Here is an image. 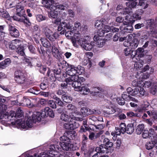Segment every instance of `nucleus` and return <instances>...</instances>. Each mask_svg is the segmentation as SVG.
<instances>
[{
  "mask_svg": "<svg viewBox=\"0 0 157 157\" xmlns=\"http://www.w3.org/2000/svg\"><path fill=\"white\" fill-rule=\"evenodd\" d=\"M108 149L106 148L105 144H101L99 147H97L95 149V151L98 153H107L108 152Z\"/></svg>",
  "mask_w": 157,
  "mask_h": 157,
  "instance_id": "obj_19",
  "label": "nucleus"
},
{
  "mask_svg": "<svg viewBox=\"0 0 157 157\" xmlns=\"http://www.w3.org/2000/svg\"><path fill=\"white\" fill-rule=\"evenodd\" d=\"M73 25L70 24L69 23L67 24L64 21L62 22L61 23V27L62 29H65L66 28L67 29H70L71 30H73L74 27H72Z\"/></svg>",
  "mask_w": 157,
  "mask_h": 157,
  "instance_id": "obj_28",
  "label": "nucleus"
},
{
  "mask_svg": "<svg viewBox=\"0 0 157 157\" xmlns=\"http://www.w3.org/2000/svg\"><path fill=\"white\" fill-rule=\"evenodd\" d=\"M74 29H73L74 31H78V30H79L81 29V24L78 21L75 22L74 24Z\"/></svg>",
  "mask_w": 157,
  "mask_h": 157,
  "instance_id": "obj_46",
  "label": "nucleus"
},
{
  "mask_svg": "<svg viewBox=\"0 0 157 157\" xmlns=\"http://www.w3.org/2000/svg\"><path fill=\"white\" fill-rule=\"evenodd\" d=\"M20 104L21 105L23 106H27L29 107H31L33 106V105L31 104L30 100L25 97L23 98L22 102Z\"/></svg>",
  "mask_w": 157,
  "mask_h": 157,
  "instance_id": "obj_21",
  "label": "nucleus"
},
{
  "mask_svg": "<svg viewBox=\"0 0 157 157\" xmlns=\"http://www.w3.org/2000/svg\"><path fill=\"white\" fill-rule=\"evenodd\" d=\"M142 80L136 79L134 80L132 83V84L134 87L138 86L139 87H142Z\"/></svg>",
  "mask_w": 157,
  "mask_h": 157,
  "instance_id": "obj_35",
  "label": "nucleus"
},
{
  "mask_svg": "<svg viewBox=\"0 0 157 157\" xmlns=\"http://www.w3.org/2000/svg\"><path fill=\"white\" fill-rule=\"evenodd\" d=\"M150 92L153 94H155L157 92V86H155L151 88Z\"/></svg>",
  "mask_w": 157,
  "mask_h": 157,
  "instance_id": "obj_60",
  "label": "nucleus"
},
{
  "mask_svg": "<svg viewBox=\"0 0 157 157\" xmlns=\"http://www.w3.org/2000/svg\"><path fill=\"white\" fill-rule=\"evenodd\" d=\"M131 9L128 8H125L124 10L123 14L128 15L125 17V20L126 21H124L123 22L124 25H128L131 21L129 17L131 14H132V12L131 11Z\"/></svg>",
  "mask_w": 157,
  "mask_h": 157,
  "instance_id": "obj_16",
  "label": "nucleus"
},
{
  "mask_svg": "<svg viewBox=\"0 0 157 157\" xmlns=\"http://www.w3.org/2000/svg\"><path fill=\"white\" fill-rule=\"evenodd\" d=\"M32 116V120L31 117H29L26 121V123L23 122L21 123L22 121L21 119H19L16 122L17 127L18 128L21 127L23 129H28L32 127L33 123L40 121L41 117H43V115H42V112H36V114H33Z\"/></svg>",
  "mask_w": 157,
  "mask_h": 157,
  "instance_id": "obj_1",
  "label": "nucleus"
},
{
  "mask_svg": "<svg viewBox=\"0 0 157 157\" xmlns=\"http://www.w3.org/2000/svg\"><path fill=\"white\" fill-rule=\"evenodd\" d=\"M137 113H135L133 112L130 111L127 113V115L128 117H140V115H138Z\"/></svg>",
  "mask_w": 157,
  "mask_h": 157,
  "instance_id": "obj_57",
  "label": "nucleus"
},
{
  "mask_svg": "<svg viewBox=\"0 0 157 157\" xmlns=\"http://www.w3.org/2000/svg\"><path fill=\"white\" fill-rule=\"evenodd\" d=\"M80 111L82 115L84 116L95 113L91 109L86 107L82 108Z\"/></svg>",
  "mask_w": 157,
  "mask_h": 157,
  "instance_id": "obj_18",
  "label": "nucleus"
},
{
  "mask_svg": "<svg viewBox=\"0 0 157 157\" xmlns=\"http://www.w3.org/2000/svg\"><path fill=\"white\" fill-rule=\"evenodd\" d=\"M138 89V96L141 97L144 96L146 94V91L142 87L137 88Z\"/></svg>",
  "mask_w": 157,
  "mask_h": 157,
  "instance_id": "obj_43",
  "label": "nucleus"
},
{
  "mask_svg": "<svg viewBox=\"0 0 157 157\" xmlns=\"http://www.w3.org/2000/svg\"><path fill=\"white\" fill-rule=\"evenodd\" d=\"M76 67L77 68V74L81 75L84 73V68L83 67L80 66H78Z\"/></svg>",
  "mask_w": 157,
  "mask_h": 157,
  "instance_id": "obj_50",
  "label": "nucleus"
},
{
  "mask_svg": "<svg viewBox=\"0 0 157 157\" xmlns=\"http://www.w3.org/2000/svg\"><path fill=\"white\" fill-rule=\"evenodd\" d=\"M126 6H128L130 8H128L129 9H130L131 10V8H134L135 6H136V5H137V2H126ZM131 10H131V11L132 13V12L131 11Z\"/></svg>",
  "mask_w": 157,
  "mask_h": 157,
  "instance_id": "obj_47",
  "label": "nucleus"
},
{
  "mask_svg": "<svg viewBox=\"0 0 157 157\" xmlns=\"http://www.w3.org/2000/svg\"><path fill=\"white\" fill-rule=\"evenodd\" d=\"M71 84L72 85V87L74 88L75 91H83V92L82 94L84 95L87 94V93H89L90 92L89 89L86 86V85L81 86L82 85L81 83L79 82H77L76 80L72 81Z\"/></svg>",
  "mask_w": 157,
  "mask_h": 157,
  "instance_id": "obj_6",
  "label": "nucleus"
},
{
  "mask_svg": "<svg viewBox=\"0 0 157 157\" xmlns=\"http://www.w3.org/2000/svg\"><path fill=\"white\" fill-rule=\"evenodd\" d=\"M132 36L133 35L132 34H128L126 36L127 39L123 43L124 46L126 47L130 46L131 41L132 40Z\"/></svg>",
  "mask_w": 157,
  "mask_h": 157,
  "instance_id": "obj_25",
  "label": "nucleus"
},
{
  "mask_svg": "<svg viewBox=\"0 0 157 157\" xmlns=\"http://www.w3.org/2000/svg\"><path fill=\"white\" fill-rule=\"evenodd\" d=\"M144 51L143 48H138L136 51H134V57L136 55H137L138 56L140 57L143 56Z\"/></svg>",
  "mask_w": 157,
  "mask_h": 157,
  "instance_id": "obj_31",
  "label": "nucleus"
},
{
  "mask_svg": "<svg viewBox=\"0 0 157 157\" xmlns=\"http://www.w3.org/2000/svg\"><path fill=\"white\" fill-rule=\"evenodd\" d=\"M0 16L9 20L10 15L8 12L3 9L0 10Z\"/></svg>",
  "mask_w": 157,
  "mask_h": 157,
  "instance_id": "obj_36",
  "label": "nucleus"
},
{
  "mask_svg": "<svg viewBox=\"0 0 157 157\" xmlns=\"http://www.w3.org/2000/svg\"><path fill=\"white\" fill-rule=\"evenodd\" d=\"M22 113L23 111L21 109H18L16 113H15L13 111H11L10 112V114L9 115L8 114V113L7 112H6L3 115H2V113H0V119H5L7 121L14 120H15V119H17V120H16V121L11 122L12 124L15 125V126L18 128H22L21 127L20 128H18L16 124V122L17 121H18L19 119H21L22 121L21 123H22L23 122L26 123V121L25 122L21 118H20L22 115Z\"/></svg>",
  "mask_w": 157,
  "mask_h": 157,
  "instance_id": "obj_2",
  "label": "nucleus"
},
{
  "mask_svg": "<svg viewBox=\"0 0 157 157\" xmlns=\"http://www.w3.org/2000/svg\"><path fill=\"white\" fill-rule=\"evenodd\" d=\"M73 38L71 41L74 46H77V43H78V40L83 41L85 38L82 37V34L79 31H74Z\"/></svg>",
  "mask_w": 157,
  "mask_h": 157,
  "instance_id": "obj_10",
  "label": "nucleus"
},
{
  "mask_svg": "<svg viewBox=\"0 0 157 157\" xmlns=\"http://www.w3.org/2000/svg\"><path fill=\"white\" fill-rule=\"evenodd\" d=\"M13 44H14L15 47V49L17 48L20 46L21 44V42L17 39H16L13 40Z\"/></svg>",
  "mask_w": 157,
  "mask_h": 157,
  "instance_id": "obj_49",
  "label": "nucleus"
},
{
  "mask_svg": "<svg viewBox=\"0 0 157 157\" xmlns=\"http://www.w3.org/2000/svg\"><path fill=\"white\" fill-rule=\"evenodd\" d=\"M61 119L62 121L65 122L68 121L69 120H76L78 121H82L83 120L82 118L74 117L72 113H70L69 115L62 113L61 115Z\"/></svg>",
  "mask_w": 157,
  "mask_h": 157,
  "instance_id": "obj_11",
  "label": "nucleus"
},
{
  "mask_svg": "<svg viewBox=\"0 0 157 157\" xmlns=\"http://www.w3.org/2000/svg\"><path fill=\"white\" fill-rule=\"evenodd\" d=\"M138 40L136 38H134L132 42H131L130 47L132 48H135L138 47Z\"/></svg>",
  "mask_w": 157,
  "mask_h": 157,
  "instance_id": "obj_41",
  "label": "nucleus"
},
{
  "mask_svg": "<svg viewBox=\"0 0 157 157\" xmlns=\"http://www.w3.org/2000/svg\"><path fill=\"white\" fill-rule=\"evenodd\" d=\"M42 115H43L44 117L49 116L51 117H53L54 116V113L52 110L49 107H46L43 110Z\"/></svg>",
  "mask_w": 157,
  "mask_h": 157,
  "instance_id": "obj_15",
  "label": "nucleus"
},
{
  "mask_svg": "<svg viewBox=\"0 0 157 157\" xmlns=\"http://www.w3.org/2000/svg\"><path fill=\"white\" fill-rule=\"evenodd\" d=\"M24 63L27 66L30 67H31L32 66L30 59L25 58L24 59Z\"/></svg>",
  "mask_w": 157,
  "mask_h": 157,
  "instance_id": "obj_58",
  "label": "nucleus"
},
{
  "mask_svg": "<svg viewBox=\"0 0 157 157\" xmlns=\"http://www.w3.org/2000/svg\"><path fill=\"white\" fill-rule=\"evenodd\" d=\"M98 121V119L94 116H92L90 117L89 121L90 122L92 123V121L96 122Z\"/></svg>",
  "mask_w": 157,
  "mask_h": 157,
  "instance_id": "obj_63",
  "label": "nucleus"
},
{
  "mask_svg": "<svg viewBox=\"0 0 157 157\" xmlns=\"http://www.w3.org/2000/svg\"><path fill=\"white\" fill-rule=\"evenodd\" d=\"M132 36L133 35L132 34H128L126 36L127 39L123 43L124 46L126 47L130 46L131 41L132 40Z\"/></svg>",
  "mask_w": 157,
  "mask_h": 157,
  "instance_id": "obj_26",
  "label": "nucleus"
},
{
  "mask_svg": "<svg viewBox=\"0 0 157 157\" xmlns=\"http://www.w3.org/2000/svg\"><path fill=\"white\" fill-rule=\"evenodd\" d=\"M124 53L126 56H130L132 58H134V51L130 48H128L124 50Z\"/></svg>",
  "mask_w": 157,
  "mask_h": 157,
  "instance_id": "obj_30",
  "label": "nucleus"
},
{
  "mask_svg": "<svg viewBox=\"0 0 157 157\" xmlns=\"http://www.w3.org/2000/svg\"><path fill=\"white\" fill-rule=\"evenodd\" d=\"M126 127L125 124L124 123H121L120 126V128L118 130H120L119 132H117V134L118 135H120L121 133L124 134L126 132Z\"/></svg>",
  "mask_w": 157,
  "mask_h": 157,
  "instance_id": "obj_33",
  "label": "nucleus"
},
{
  "mask_svg": "<svg viewBox=\"0 0 157 157\" xmlns=\"http://www.w3.org/2000/svg\"><path fill=\"white\" fill-rule=\"evenodd\" d=\"M43 3L47 8H51L55 2L54 0H42Z\"/></svg>",
  "mask_w": 157,
  "mask_h": 157,
  "instance_id": "obj_29",
  "label": "nucleus"
},
{
  "mask_svg": "<svg viewBox=\"0 0 157 157\" xmlns=\"http://www.w3.org/2000/svg\"><path fill=\"white\" fill-rule=\"evenodd\" d=\"M17 3V0H14L13 2L10 3L8 6H7V7L8 8H10L15 7L16 6Z\"/></svg>",
  "mask_w": 157,
  "mask_h": 157,
  "instance_id": "obj_59",
  "label": "nucleus"
},
{
  "mask_svg": "<svg viewBox=\"0 0 157 157\" xmlns=\"http://www.w3.org/2000/svg\"><path fill=\"white\" fill-rule=\"evenodd\" d=\"M52 53L53 56L57 59H59L60 57V55L57 48L55 46H53L52 48Z\"/></svg>",
  "mask_w": 157,
  "mask_h": 157,
  "instance_id": "obj_23",
  "label": "nucleus"
},
{
  "mask_svg": "<svg viewBox=\"0 0 157 157\" xmlns=\"http://www.w3.org/2000/svg\"><path fill=\"white\" fill-rule=\"evenodd\" d=\"M53 95L54 94L53 93L51 94V97H52L53 99L56 100L57 104L59 105L62 106L63 104V102L59 98L56 97V95Z\"/></svg>",
  "mask_w": 157,
  "mask_h": 157,
  "instance_id": "obj_42",
  "label": "nucleus"
},
{
  "mask_svg": "<svg viewBox=\"0 0 157 157\" xmlns=\"http://www.w3.org/2000/svg\"><path fill=\"white\" fill-rule=\"evenodd\" d=\"M149 105V103L147 101L144 102L143 104L140 107L138 108L136 110L137 112L140 113H142L144 110L147 109Z\"/></svg>",
  "mask_w": 157,
  "mask_h": 157,
  "instance_id": "obj_27",
  "label": "nucleus"
},
{
  "mask_svg": "<svg viewBox=\"0 0 157 157\" xmlns=\"http://www.w3.org/2000/svg\"><path fill=\"white\" fill-rule=\"evenodd\" d=\"M94 43L87 40L85 39L83 41L78 40V44L80 45L82 48L86 51H90L93 48Z\"/></svg>",
  "mask_w": 157,
  "mask_h": 157,
  "instance_id": "obj_7",
  "label": "nucleus"
},
{
  "mask_svg": "<svg viewBox=\"0 0 157 157\" xmlns=\"http://www.w3.org/2000/svg\"><path fill=\"white\" fill-rule=\"evenodd\" d=\"M36 20L39 22L45 20L46 19L47 17L43 16L41 14H38L36 16Z\"/></svg>",
  "mask_w": 157,
  "mask_h": 157,
  "instance_id": "obj_44",
  "label": "nucleus"
},
{
  "mask_svg": "<svg viewBox=\"0 0 157 157\" xmlns=\"http://www.w3.org/2000/svg\"><path fill=\"white\" fill-rule=\"evenodd\" d=\"M102 29H100L98 30V34L99 36H104V34L107 33L111 30V28L110 26L107 25H104L102 27Z\"/></svg>",
  "mask_w": 157,
  "mask_h": 157,
  "instance_id": "obj_17",
  "label": "nucleus"
},
{
  "mask_svg": "<svg viewBox=\"0 0 157 157\" xmlns=\"http://www.w3.org/2000/svg\"><path fill=\"white\" fill-rule=\"evenodd\" d=\"M50 9V11L48 14L49 17L53 18H56L57 17L58 13H59V11L54 10L52 6Z\"/></svg>",
  "mask_w": 157,
  "mask_h": 157,
  "instance_id": "obj_20",
  "label": "nucleus"
},
{
  "mask_svg": "<svg viewBox=\"0 0 157 157\" xmlns=\"http://www.w3.org/2000/svg\"><path fill=\"white\" fill-rule=\"evenodd\" d=\"M41 43L43 46L46 48H49L51 45V44L46 38H42L40 39Z\"/></svg>",
  "mask_w": 157,
  "mask_h": 157,
  "instance_id": "obj_34",
  "label": "nucleus"
},
{
  "mask_svg": "<svg viewBox=\"0 0 157 157\" xmlns=\"http://www.w3.org/2000/svg\"><path fill=\"white\" fill-rule=\"evenodd\" d=\"M105 44V40L102 39H100L98 41L97 44L99 47H102Z\"/></svg>",
  "mask_w": 157,
  "mask_h": 157,
  "instance_id": "obj_52",
  "label": "nucleus"
},
{
  "mask_svg": "<svg viewBox=\"0 0 157 157\" xmlns=\"http://www.w3.org/2000/svg\"><path fill=\"white\" fill-rule=\"evenodd\" d=\"M106 110L103 111V114L105 116H107V114L109 115L114 113L116 112L115 108L112 106H106Z\"/></svg>",
  "mask_w": 157,
  "mask_h": 157,
  "instance_id": "obj_22",
  "label": "nucleus"
},
{
  "mask_svg": "<svg viewBox=\"0 0 157 157\" xmlns=\"http://www.w3.org/2000/svg\"><path fill=\"white\" fill-rule=\"evenodd\" d=\"M17 14L19 17H22L25 14V10L24 9V7L21 6H18L16 7Z\"/></svg>",
  "mask_w": 157,
  "mask_h": 157,
  "instance_id": "obj_24",
  "label": "nucleus"
},
{
  "mask_svg": "<svg viewBox=\"0 0 157 157\" xmlns=\"http://www.w3.org/2000/svg\"><path fill=\"white\" fill-rule=\"evenodd\" d=\"M53 7L54 10H65V6L62 4L58 5H53L52 6Z\"/></svg>",
  "mask_w": 157,
  "mask_h": 157,
  "instance_id": "obj_37",
  "label": "nucleus"
},
{
  "mask_svg": "<svg viewBox=\"0 0 157 157\" xmlns=\"http://www.w3.org/2000/svg\"><path fill=\"white\" fill-rule=\"evenodd\" d=\"M142 83H142V87L144 86L145 87L148 88L150 87L151 85V83L149 81H146L144 82V81L142 80Z\"/></svg>",
  "mask_w": 157,
  "mask_h": 157,
  "instance_id": "obj_53",
  "label": "nucleus"
},
{
  "mask_svg": "<svg viewBox=\"0 0 157 157\" xmlns=\"http://www.w3.org/2000/svg\"><path fill=\"white\" fill-rule=\"evenodd\" d=\"M28 47L29 51L31 53L33 54L35 53V48L32 45L29 44Z\"/></svg>",
  "mask_w": 157,
  "mask_h": 157,
  "instance_id": "obj_54",
  "label": "nucleus"
},
{
  "mask_svg": "<svg viewBox=\"0 0 157 157\" xmlns=\"http://www.w3.org/2000/svg\"><path fill=\"white\" fill-rule=\"evenodd\" d=\"M122 99L124 100H126L127 101H129L131 99V96L129 95H127L126 94L123 93L122 95Z\"/></svg>",
  "mask_w": 157,
  "mask_h": 157,
  "instance_id": "obj_55",
  "label": "nucleus"
},
{
  "mask_svg": "<svg viewBox=\"0 0 157 157\" xmlns=\"http://www.w3.org/2000/svg\"><path fill=\"white\" fill-rule=\"evenodd\" d=\"M15 79L16 82L19 84H23L25 81L24 73L21 70H17L15 72Z\"/></svg>",
  "mask_w": 157,
  "mask_h": 157,
  "instance_id": "obj_8",
  "label": "nucleus"
},
{
  "mask_svg": "<svg viewBox=\"0 0 157 157\" xmlns=\"http://www.w3.org/2000/svg\"><path fill=\"white\" fill-rule=\"evenodd\" d=\"M67 107L68 109L71 110L75 111L77 109L74 105L71 104H68L67 105Z\"/></svg>",
  "mask_w": 157,
  "mask_h": 157,
  "instance_id": "obj_64",
  "label": "nucleus"
},
{
  "mask_svg": "<svg viewBox=\"0 0 157 157\" xmlns=\"http://www.w3.org/2000/svg\"><path fill=\"white\" fill-rule=\"evenodd\" d=\"M59 146L56 145L52 144L50 146L49 150L48 153L43 154L41 157L39 155L36 157H64V156L59 153L61 149Z\"/></svg>",
  "mask_w": 157,
  "mask_h": 157,
  "instance_id": "obj_4",
  "label": "nucleus"
},
{
  "mask_svg": "<svg viewBox=\"0 0 157 157\" xmlns=\"http://www.w3.org/2000/svg\"><path fill=\"white\" fill-rule=\"evenodd\" d=\"M59 144L62 149L64 151H71L75 150V148L74 146V145L71 143V141L60 142Z\"/></svg>",
  "mask_w": 157,
  "mask_h": 157,
  "instance_id": "obj_12",
  "label": "nucleus"
},
{
  "mask_svg": "<svg viewBox=\"0 0 157 157\" xmlns=\"http://www.w3.org/2000/svg\"><path fill=\"white\" fill-rule=\"evenodd\" d=\"M62 98L63 101L65 102H69L72 101V98L67 94H63Z\"/></svg>",
  "mask_w": 157,
  "mask_h": 157,
  "instance_id": "obj_40",
  "label": "nucleus"
},
{
  "mask_svg": "<svg viewBox=\"0 0 157 157\" xmlns=\"http://www.w3.org/2000/svg\"><path fill=\"white\" fill-rule=\"evenodd\" d=\"M74 31H73V30H68L65 33L66 36L68 39H71L73 38V36L74 34Z\"/></svg>",
  "mask_w": 157,
  "mask_h": 157,
  "instance_id": "obj_48",
  "label": "nucleus"
},
{
  "mask_svg": "<svg viewBox=\"0 0 157 157\" xmlns=\"http://www.w3.org/2000/svg\"><path fill=\"white\" fill-rule=\"evenodd\" d=\"M48 105L52 108L55 109L56 108V105L55 103L52 100H49L48 101Z\"/></svg>",
  "mask_w": 157,
  "mask_h": 157,
  "instance_id": "obj_56",
  "label": "nucleus"
},
{
  "mask_svg": "<svg viewBox=\"0 0 157 157\" xmlns=\"http://www.w3.org/2000/svg\"><path fill=\"white\" fill-rule=\"evenodd\" d=\"M102 21L99 20H97L96 21L95 23V26L96 28H99L101 27H103V23H102Z\"/></svg>",
  "mask_w": 157,
  "mask_h": 157,
  "instance_id": "obj_51",
  "label": "nucleus"
},
{
  "mask_svg": "<svg viewBox=\"0 0 157 157\" xmlns=\"http://www.w3.org/2000/svg\"><path fill=\"white\" fill-rule=\"evenodd\" d=\"M155 142L154 141H151L147 143L145 145L146 148L148 150L152 149L155 146Z\"/></svg>",
  "mask_w": 157,
  "mask_h": 157,
  "instance_id": "obj_38",
  "label": "nucleus"
},
{
  "mask_svg": "<svg viewBox=\"0 0 157 157\" xmlns=\"http://www.w3.org/2000/svg\"><path fill=\"white\" fill-rule=\"evenodd\" d=\"M43 32L46 38L51 41H54L59 37L56 32H54L51 28L47 26L43 28Z\"/></svg>",
  "mask_w": 157,
  "mask_h": 157,
  "instance_id": "obj_5",
  "label": "nucleus"
},
{
  "mask_svg": "<svg viewBox=\"0 0 157 157\" xmlns=\"http://www.w3.org/2000/svg\"><path fill=\"white\" fill-rule=\"evenodd\" d=\"M144 128V125L143 124H141L138 125L136 130L137 134L140 135L143 131Z\"/></svg>",
  "mask_w": 157,
  "mask_h": 157,
  "instance_id": "obj_39",
  "label": "nucleus"
},
{
  "mask_svg": "<svg viewBox=\"0 0 157 157\" xmlns=\"http://www.w3.org/2000/svg\"><path fill=\"white\" fill-rule=\"evenodd\" d=\"M8 30L11 36L14 37H17L19 36L18 30L16 29L13 24H11L8 25Z\"/></svg>",
  "mask_w": 157,
  "mask_h": 157,
  "instance_id": "obj_14",
  "label": "nucleus"
},
{
  "mask_svg": "<svg viewBox=\"0 0 157 157\" xmlns=\"http://www.w3.org/2000/svg\"><path fill=\"white\" fill-rule=\"evenodd\" d=\"M21 22L24 23L28 26H30L31 25V23L29 20L24 16L21 17Z\"/></svg>",
  "mask_w": 157,
  "mask_h": 157,
  "instance_id": "obj_45",
  "label": "nucleus"
},
{
  "mask_svg": "<svg viewBox=\"0 0 157 157\" xmlns=\"http://www.w3.org/2000/svg\"><path fill=\"white\" fill-rule=\"evenodd\" d=\"M76 135V133L75 131H68L66 132L64 135L60 138V140L62 142H70L71 140L69 137L73 139Z\"/></svg>",
  "mask_w": 157,
  "mask_h": 157,
  "instance_id": "obj_9",
  "label": "nucleus"
},
{
  "mask_svg": "<svg viewBox=\"0 0 157 157\" xmlns=\"http://www.w3.org/2000/svg\"><path fill=\"white\" fill-rule=\"evenodd\" d=\"M142 66V64H141L140 63H136L134 64V67L136 68L137 70H139Z\"/></svg>",
  "mask_w": 157,
  "mask_h": 157,
  "instance_id": "obj_62",
  "label": "nucleus"
},
{
  "mask_svg": "<svg viewBox=\"0 0 157 157\" xmlns=\"http://www.w3.org/2000/svg\"><path fill=\"white\" fill-rule=\"evenodd\" d=\"M142 136L144 138H147L149 136V133L148 131L147 130H144L143 132Z\"/></svg>",
  "mask_w": 157,
  "mask_h": 157,
  "instance_id": "obj_61",
  "label": "nucleus"
},
{
  "mask_svg": "<svg viewBox=\"0 0 157 157\" xmlns=\"http://www.w3.org/2000/svg\"><path fill=\"white\" fill-rule=\"evenodd\" d=\"M75 120H70L68 123H65L63 124L64 128L66 129L70 130H74L78 128L79 125L75 121Z\"/></svg>",
  "mask_w": 157,
  "mask_h": 157,
  "instance_id": "obj_13",
  "label": "nucleus"
},
{
  "mask_svg": "<svg viewBox=\"0 0 157 157\" xmlns=\"http://www.w3.org/2000/svg\"><path fill=\"white\" fill-rule=\"evenodd\" d=\"M76 69L74 66L68 65L66 69L67 74L70 77L66 79V82L69 84H71L72 81H75L78 78Z\"/></svg>",
  "mask_w": 157,
  "mask_h": 157,
  "instance_id": "obj_3",
  "label": "nucleus"
},
{
  "mask_svg": "<svg viewBox=\"0 0 157 157\" xmlns=\"http://www.w3.org/2000/svg\"><path fill=\"white\" fill-rule=\"evenodd\" d=\"M134 130L133 124L130 123L128 124L126 128V132L127 133L131 134L133 132Z\"/></svg>",
  "mask_w": 157,
  "mask_h": 157,
  "instance_id": "obj_32",
  "label": "nucleus"
}]
</instances>
